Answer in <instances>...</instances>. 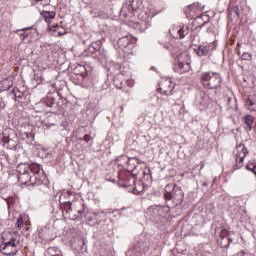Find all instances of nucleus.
<instances>
[{
    "label": "nucleus",
    "mask_w": 256,
    "mask_h": 256,
    "mask_svg": "<svg viewBox=\"0 0 256 256\" xmlns=\"http://www.w3.org/2000/svg\"><path fill=\"white\" fill-rule=\"evenodd\" d=\"M83 141H85V143H89L90 146L93 145V138L89 134L84 135Z\"/></svg>",
    "instance_id": "nucleus-37"
},
{
    "label": "nucleus",
    "mask_w": 256,
    "mask_h": 256,
    "mask_svg": "<svg viewBox=\"0 0 256 256\" xmlns=\"http://www.w3.org/2000/svg\"><path fill=\"white\" fill-rule=\"evenodd\" d=\"M253 55H251V53L249 52H244L242 54V61H251Z\"/></svg>",
    "instance_id": "nucleus-36"
},
{
    "label": "nucleus",
    "mask_w": 256,
    "mask_h": 256,
    "mask_svg": "<svg viewBox=\"0 0 256 256\" xmlns=\"http://www.w3.org/2000/svg\"><path fill=\"white\" fill-rule=\"evenodd\" d=\"M38 237L43 241H51V231L47 226L38 229Z\"/></svg>",
    "instance_id": "nucleus-19"
},
{
    "label": "nucleus",
    "mask_w": 256,
    "mask_h": 256,
    "mask_svg": "<svg viewBox=\"0 0 256 256\" xmlns=\"http://www.w3.org/2000/svg\"><path fill=\"white\" fill-rule=\"evenodd\" d=\"M78 213H79L80 215H82V214H83V211H78Z\"/></svg>",
    "instance_id": "nucleus-46"
},
{
    "label": "nucleus",
    "mask_w": 256,
    "mask_h": 256,
    "mask_svg": "<svg viewBox=\"0 0 256 256\" xmlns=\"http://www.w3.org/2000/svg\"><path fill=\"white\" fill-rule=\"evenodd\" d=\"M145 191V182H142L141 184L134 185L133 187V193L134 195H139Z\"/></svg>",
    "instance_id": "nucleus-31"
},
{
    "label": "nucleus",
    "mask_w": 256,
    "mask_h": 256,
    "mask_svg": "<svg viewBox=\"0 0 256 256\" xmlns=\"http://www.w3.org/2000/svg\"><path fill=\"white\" fill-rule=\"evenodd\" d=\"M143 175V181H145L146 183H152L153 176L151 174L150 168H145V170L143 171Z\"/></svg>",
    "instance_id": "nucleus-30"
},
{
    "label": "nucleus",
    "mask_w": 256,
    "mask_h": 256,
    "mask_svg": "<svg viewBox=\"0 0 256 256\" xmlns=\"http://www.w3.org/2000/svg\"><path fill=\"white\" fill-rule=\"evenodd\" d=\"M246 107L248 111H256V101L253 100V96H249L246 100Z\"/></svg>",
    "instance_id": "nucleus-27"
},
{
    "label": "nucleus",
    "mask_w": 256,
    "mask_h": 256,
    "mask_svg": "<svg viewBox=\"0 0 256 256\" xmlns=\"http://www.w3.org/2000/svg\"><path fill=\"white\" fill-rule=\"evenodd\" d=\"M71 197L73 196L68 197L69 200L66 201L62 199V203L60 204L62 213L65 211L66 215H71V211H73V208L71 207Z\"/></svg>",
    "instance_id": "nucleus-20"
},
{
    "label": "nucleus",
    "mask_w": 256,
    "mask_h": 256,
    "mask_svg": "<svg viewBox=\"0 0 256 256\" xmlns=\"http://www.w3.org/2000/svg\"><path fill=\"white\" fill-rule=\"evenodd\" d=\"M62 35H65V33L59 31V32H58V37H62Z\"/></svg>",
    "instance_id": "nucleus-44"
},
{
    "label": "nucleus",
    "mask_w": 256,
    "mask_h": 256,
    "mask_svg": "<svg viewBox=\"0 0 256 256\" xmlns=\"http://www.w3.org/2000/svg\"><path fill=\"white\" fill-rule=\"evenodd\" d=\"M232 13H234L235 15H237V17H239V8L237 7L232 8Z\"/></svg>",
    "instance_id": "nucleus-41"
},
{
    "label": "nucleus",
    "mask_w": 256,
    "mask_h": 256,
    "mask_svg": "<svg viewBox=\"0 0 256 256\" xmlns=\"http://www.w3.org/2000/svg\"><path fill=\"white\" fill-rule=\"evenodd\" d=\"M203 185H204V186H206V185H207V183H203Z\"/></svg>",
    "instance_id": "nucleus-49"
},
{
    "label": "nucleus",
    "mask_w": 256,
    "mask_h": 256,
    "mask_svg": "<svg viewBox=\"0 0 256 256\" xmlns=\"http://www.w3.org/2000/svg\"><path fill=\"white\" fill-rule=\"evenodd\" d=\"M53 98H51V90H49L47 97L43 98L40 102L35 104L37 113H43V111H49L53 109Z\"/></svg>",
    "instance_id": "nucleus-12"
},
{
    "label": "nucleus",
    "mask_w": 256,
    "mask_h": 256,
    "mask_svg": "<svg viewBox=\"0 0 256 256\" xmlns=\"http://www.w3.org/2000/svg\"><path fill=\"white\" fill-rule=\"evenodd\" d=\"M31 29H33V26L31 27H26V28H22V29H18L15 31V33L17 35H19L22 41H25V39H27V37H29L30 33L28 31H31Z\"/></svg>",
    "instance_id": "nucleus-22"
},
{
    "label": "nucleus",
    "mask_w": 256,
    "mask_h": 256,
    "mask_svg": "<svg viewBox=\"0 0 256 256\" xmlns=\"http://www.w3.org/2000/svg\"><path fill=\"white\" fill-rule=\"evenodd\" d=\"M173 89H175V85L171 86L169 85V89L167 88H158V93H161L162 95H165L166 97H170V95H173Z\"/></svg>",
    "instance_id": "nucleus-25"
},
{
    "label": "nucleus",
    "mask_w": 256,
    "mask_h": 256,
    "mask_svg": "<svg viewBox=\"0 0 256 256\" xmlns=\"http://www.w3.org/2000/svg\"><path fill=\"white\" fill-rule=\"evenodd\" d=\"M11 93L16 99H21L23 97V92L19 91L18 89H12Z\"/></svg>",
    "instance_id": "nucleus-33"
},
{
    "label": "nucleus",
    "mask_w": 256,
    "mask_h": 256,
    "mask_svg": "<svg viewBox=\"0 0 256 256\" xmlns=\"http://www.w3.org/2000/svg\"><path fill=\"white\" fill-rule=\"evenodd\" d=\"M19 174L18 180L22 185H32V187H39V185H47V175L43 167L37 163H20L16 168Z\"/></svg>",
    "instance_id": "nucleus-1"
},
{
    "label": "nucleus",
    "mask_w": 256,
    "mask_h": 256,
    "mask_svg": "<svg viewBox=\"0 0 256 256\" xmlns=\"http://www.w3.org/2000/svg\"><path fill=\"white\" fill-rule=\"evenodd\" d=\"M49 29L50 31L57 32L59 31V29H63V27L59 26L58 24H52V25H49Z\"/></svg>",
    "instance_id": "nucleus-38"
},
{
    "label": "nucleus",
    "mask_w": 256,
    "mask_h": 256,
    "mask_svg": "<svg viewBox=\"0 0 256 256\" xmlns=\"http://www.w3.org/2000/svg\"><path fill=\"white\" fill-rule=\"evenodd\" d=\"M118 47L123 53L126 55H133V49H135V43H137V39L130 34L126 36L120 37L118 39Z\"/></svg>",
    "instance_id": "nucleus-7"
},
{
    "label": "nucleus",
    "mask_w": 256,
    "mask_h": 256,
    "mask_svg": "<svg viewBox=\"0 0 256 256\" xmlns=\"http://www.w3.org/2000/svg\"><path fill=\"white\" fill-rule=\"evenodd\" d=\"M163 198L165 199L166 205H158V217H165V215L170 213L171 209L182 205L185 199V193H183V190L177 184L171 183L166 185Z\"/></svg>",
    "instance_id": "nucleus-2"
},
{
    "label": "nucleus",
    "mask_w": 256,
    "mask_h": 256,
    "mask_svg": "<svg viewBox=\"0 0 256 256\" xmlns=\"http://www.w3.org/2000/svg\"><path fill=\"white\" fill-rule=\"evenodd\" d=\"M244 123L246 125V131H252L253 129V116H244Z\"/></svg>",
    "instance_id": "nucleus-28"
},
{
    "label": "nucleus",
    "mask_w": 256,
    "mask_h": 256,
    "mask_svg": "<svg viewBox=\"0 0 256 256\" xmlns=\"http://www.w3.org/2000/svg\"><path fill=\"white\" fill-rule=\"evenodd\" d=\"M194 51L198 57H205L206 55H209V47L207 46H196Z\"/></svg>",
    "instance_id": "nucleus-21"
},
{
    "label": "nucleus",
    "mask_w": 256,
    "mask_h": 256,
    "mask_svg": "<svg viewBox=\"0 0 256 256\" xmlns=\"http://www.w3.org/2000/svg\"><path fill=\"white\" fill-rule=\"evenodd\" d=\"M82 57H90V59H97V61H103L107 59V50L101 48V41L92 42L87 49L82 53Z\"/></svg>",
    "instance_id": "nucleus-5"
},
{
    "label": "nucleus",
    "mask_w": 256,
    "mask_h": 256,
    "mask_svg": "<svg viewBox=\"0 0 256 256\" xmlns=\"http://www.w3.org/2000/svg\"><path fill=\"white\" fill-rule=\"evenodd\" d=\"M57 255H63L61 250L57 247H49L45 253V256H57Z\"/></svg>",
    "instance_id": "nucleus-26"
},
{
    "label": "nucleus",
    "mask_w": 256,
    "mask_h": 256,
    "mask_svg": "<svg viewBox=\"0 0 256 256\" xmlns=\"http://www.w3.org/2000/svg\"><path fill=\"white\" fill-rule=\"evenodd\" d=\"M241 256H253V254H251V252H242Z\"/></svg>",
    "instance_id": "nucleus-42"
},
{
    "label": "nucleus",
    "mask_w": 256,
    "mask_h": 256,
    "mask_svg": "<svg viewBox=\"0 0 256 256\" xmlns=\"http://www.w3.org/2000/svg\"><path fill=\"white\" fill-rule=\"evenodd\" d=\"M134 11H137V0H126L120 10V17L126 21H131L134 17Z\"/></svg>",
    "instance_id": "nucleus-10"
},
{
    "label": "nucleus",
    "mask_w": 256,
    "mask_h": 256,
    "mask_svg": "<svg viewBox=\"0 0 256 256\" xmlns=\"http://www.w3.org/2000/svg\"><path fill=\"white\" fill-rule=\"evenodd\" d=\"M220 237L222 239V241L220 242L221 247L223 249H229V246L231 245V243H233V240L229 238V232L223 229L220 232Z\"/></svg>",
    "instance_id": "nucleus-18"
},
{
    "label": "nucleus",
    "mask_w": 256,
    "mask_h": 256,
    "mask_svg": "<svg viewBox=\"0 0 256 256\" xmlns=\"http://www.w3.org/2000/svg\"><path fill=\"white\" fill-rule=\"evenodd\" d=\"M194 105L197 107V109H199V111H205V109L209 107V96L205 93H200L198 96H196Z\"/></svg>",
    "instance_id": "nucleus-16"
},
{
    "label": "nucleus",
    "mask_w": 256,
    "mask_h": 256,
    "mask_svg": "<svg viewBox=\"0 0 256 256\" xmlns=\"http://www.w3.org/2000/svg\"><path fill=\"white\" fill-rule=\"evenodd\" d=\"M3 169V158H0V171Z\"/></svg>",
    "instance_id": "nucleus-43"
},
{
    "label": "nucleus",
    "mask_w": 256,
    "mask_h": 256,
    "mask_svg": "<svg viewBox=\"0 0 256 256\" xmlns=\"http://www.w3.org/2000/svg\"><path fill=\"white\" fill-rule=\"evenodd\" d=\"M174 71L180 75H183V73H188V71H191V62L176 60Z\"/></svg>",
    "instance_id": "nucleus-17"
},
{
    "label": "nucleus",
    "mask_w": 256,
    "mask_h": 256,
    "mask_svg": "<svg viewBox=\"0 0 256 256\" xmlns=\"http://www.w3.org/2000/svg\"><path fill=\"white\" fill-rule=\"evenodd\" d=\"M247 147H245V144H240L237 146V153L235 155L236 157V164L234 165V171H237V169H241L243 167V161H245V157H247Z\"/></svg>",
    "instance_id": "nucleus-13"
},
{
    "label": "nucleus",
    "mask_w": 256,
    "mask_h": 256,
    "mask_svg": "<svg viewBox=\"0 0 256 256\" xmlns=\"http://www.w3.org/2000/svg\"><path fill=\"white\" fill-rule=\"evenodd\" d=\"M38 3H39V1H43V0H36Z\"/></svg>",
    "instance_id": "nucleus-48"
},
{
    "label": "nucleus",
    "mask_w": 256,
    "mask_h": 256,
    "mask_svg": "<svg viewBox=\"0 0 256 256\" xmlns=\"http://www.w3.org/2000/svg\"><path fill=\"white\" fill-rule=\"evenodd\" d=\"M200 83L204 89H219L223 78L217 72H203L200 77Z\"/></svg>",
    "instance_id": "nucleus-4"
},
{
    "label": "nucleus",
    "mask_w": 256,
    "mask_h": 256,
    "mask_svg": "<svg viewBox=\"0 0 256 256\" xmlns=\"http://www.w3.org/2000/svg\"><path fill=\"white\" fill-rule=\"evenodd\" d=\"M0 158L2 159V161L4 160V159H6V161H7V159H9V155L7 154V153H5V151H0Z\"/></svg>",
    "instance_id": "nucleus-40"
},
{
    "label": "nucleus",
    "mask_w": 256,
    "mask_h": 256,
    "mask_svg": "<svg viewBox=\"0 0 256 256\" xmlns=\"http://www.w3.org/2000/svg\"><path fill=\"white\" fill-rule=\"evenodd\" d=\"M75 195V192L73 191H67L64 192L59 196V200L57 201V196L54 197V199L50 203L51 207V213H57L59 209H61V203H63V199H67V197H73Z\"/></svg>",
    "instance_id": "nucleus-14"
},
{
    "label": "nucleus",
    "mask_w": 256,
    "mask_h": 256,
    "mask_svg": "<svg viewBox=\"0 0 256 256\" xmlns=\"http://www.w3.org/2000/svg\"><path fill=\"white\" fill-rule=\"evenodd\" d=\"M191 29L187 25L179 26V27H173L169 30V33L173 39H185L187 35H189V32Z\"/></svg>",
    "instance_id": "nucleus-15"
},
{
    "label": "nucleus",
    "mask_w": 256,
    "mask_h": 256,
    "mask_svg": "<svg viewBox=\"0 0 256 256\" xmlns=\"http://www.w3.org/2000/svg\"><path fill=\"white\" fill-rule=\"evenodd\" d=\"M131 161H133V159L128 160V163H131Z\"/></svg>",
    "instance_id": "nucleus-47"
},
{
    "label": "nucleus",
    "mask_w": 256,
    "mask_h": 256,
    "mask_svg": "<svg viewBox=\"0 0 256 256\" xmlns=\"http://www.w3.org/2000/svg\"><path fill=\"white\" fill-rule=\"evenodd\" d=\"M145 255V237L137 236L132 247L126 252V256H144Z\"/></svg>",
    "instance_id": "nucleus-9"
},
{
    "label": "nucleus",
    "mask_w": 256,
    "mask_h": 256,
    "mask_svg": "<svg viewBox=\"0 0 256 256\" xmlns=\"http://www.w3.org/2000/svg\"><path fill=\"white\" fill-rule=\"evenodd\" d=\"M20 139L26 143H33L35 140V135H33L31 132H21Z\"/></svg>",
    "instance_id": "nucleus-23"
},
{
    "label": "nucleus",
    "mask_w": 256,
    "mask_h": 256,
    "mask_svg": "<svg viewBox=\"0 0 256 256\" xmlns=\"http://www.w3.org/2000/svg\"><path fill=\"white\" fill-rule=\"evenodd\" d=\"M42 17L46 23H51V19H55V12L53 11H42Z\"/></svg>",
    "instance_id": "nucleus-29"
},
{
    "label": "nucleus",
    "mask_w": 256,
    "mask_h": 256,
    "mask_svg": "<svg viewBox=\"0 0 256 256\" xmlns=\"http://www.w3.org/2000/svg\"><path fill=\"white\" fill-rule=\"evenodd\" d=\"M0 143L4 149H10L11 151H21V149H23L21 145H19V135H17V131L11 128L3 130L0 135Z\"/></svg>",
    "instance_id": "nucleus-3"
},
{
    "label": "nucleus",
    "mask_w": 256,
    "mask_h": 256,
    "mask_svg": "<svg viewBox=\"0 0 256 256\" xmlns=\"http://www.w3.org/2000/svg\"><path fill=\"white\" fill-rule=\"evenodd\" d=\"M191 6H192V9L195 10V13L197 11H203V6H201V3L199 2H194L193 4H191Z\"/></svg>",
    "instance_id": "nucleus-34"
},
{
    "label": "nucleus",
    "mask_w": 256,
    "mask_h": 256,
    "mask_svg": "<svg viewBox=\"0 0 256 256\" xmlns=\"http://www.w3.org/2000/svg\"><path fill=\"white\" fill-rule=\"evenodd\" d=\"M153 17H155L153 13H144L142 19L134 23V29H138L140 32L147 31V29L153 25Z\"/></svg>",
    "instance_id": "nucleus-11"
},
{
    "label": "nucleus",
    "mask_w": 256,
    "mask_h": 256,
    "mask_svg": "<svg viewBox=\"0 0 256 256\" xmlns=\"http://www.w3.org/2000/svg\"><path fill=\"white\" fill-rule=\"evenodd\" d=\"M135 185V175L125 176L122 187H134Z\"/></svg>",
    "instance_id": "nucleus-24"
},
{
    "label": "nucleus",
    "mask_w": 256,
    "mask_h": 256,
    "mask_svg": "<svg viewBox=\"0 0 256 256\" xmlns=\"http://www.w3.org/2000/svg\"><path fill=\"white\" fill-rule=\"evenodd\" d=\"M50 97L52 101V111H59L60 109H65L67 107V98L61 97V94L57 92V88H55V84H50Z\"/></svg>",
    "instance_id": "nucleus-8"
},
{
    "label": "nucleus",
    "mask_w": 256,
    "mask_h": 256,
    "mask_svg": "<svg viewBox=\"0 0 256 256\" xmlns=\"http://www.w3.org/2000/svg\"><path fill=\"white\" fill-rule=\"evenodd\" d=\"M16 227L17 229H22L23 227V218L22 217H19L17 222H16Z\"/></svg>",
    "instance_id": "nucleus-39"
},
{
    "label": "nucleus",
    "mask_w": 256,
    "mask_h": 256,
    "mask_svg": "<svg viewBox=\"0 0 256 256\" xmlns=\"http://www.w3.org/2000/svg\"><path fill=\"white\" fill-rule=\"evenodd\" d=\"M151 70H152V71H157V68H156L155 66H152V67H151Z\"/></svg>",
    "instance_id": "nucleus-45"
},
{
    "label": "nucleus",
    "mask_w": 256,
    "mask_h": 256,
    "mask_svg": "<svg viewBox=\"0 0 256 256\" xmlns=\"http://www.w3.org/2000/svg\"><path fill=\"white\" fill-rule=\"evenodd\" d=\"M0 251L3 255H17L19 253V241L15 237L5 238L2 236Z\"/></svg>",
    "instance_id": "nucleus-6"
},
{
    "label": "nucleus",
    "mask_w": 256,
    "mask_h": 256,
    "mask_svg": "<svg viewBox=\"0 0 256 256\" xmlns=\"http://www.w3.org/2000/svg\"><path fill=\"white\" fill-rule=\"evenodd\" d=\"M148 213H151L152 217L159 216V205H153L148 208Z\"/></svg>",
    "instance_id": "nucleus-32"
},
{
    "label": "nucleus",
    "mask_w": 256,
    "mask_h": 256,
    "mask_svg": "<svg viewBox=\"0 0 256 256\" xmlns=\"http://www.w3.org/2000/svg\"><path fill=\"white\" fill-rule=\"evenodd\" d=\"M185 14H186L187 16H189V15H195V9L193 8L192 5H189V6L186 8Z\"/></svg>",
    "instance_id": "nucleus-35"
}]
</instances>
